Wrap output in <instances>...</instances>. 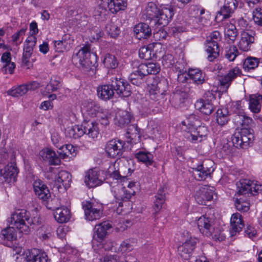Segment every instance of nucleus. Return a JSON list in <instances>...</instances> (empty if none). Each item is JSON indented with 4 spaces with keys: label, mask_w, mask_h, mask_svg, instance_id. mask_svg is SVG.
Masks as SVG:
<instances>
[{
    "label": "nucleus",
    "mask_w": 262,
    "mask_h": 262,
    "mask_svg": "<svg viewBox=\"0 0 262 262\" xmlns=\"http://www.w3.org/2000/svg\"><path fill=\"white\" fill-rule=\"evenodd\" d=\"M174 14L173 8L170 6H161L158 8L153 2H149L142 14L145 20L149 21L151 26H161L160 28L167 25Z\"/></svg>",
    "instance_id": "obj_1"
},
{
    "label": "nucleus",
    "mask_w": 262,
    "mask_h": 262,
    "mask_svg": "<svg viewBox=\"0 0 262 262\" xmlns=\"http://www.w3.org/2000/svg\"><path fill=\"white\" fill-rule=\"evenodd\" d=\"M115 92L121 97H128L131 94L130 86L124 79L116 77L112 80L111 84L103 85L97 89L98 97L104 100L112 98Z\"/></svg>",
    "instance_id": "obj_2"
},
{
    "label": "nucleus",
    "mask_w": 262,
    "mask_h": 262,
    "mask_svg": "<svg viewBox=\"0 0 262 262\" xmlns=\"http://www.w3.org/2000/svg\"><path fill=\"white\" fill-rule=\"evenodd\" d=\"M72 60L76 64L78 63L81 68L90 69L96 62L97 55L95 53L91 52L90 46L88 45L83 47L73 56Z\"/></svg>",
    "instance_id": "obj_3"
},
{
    "label": "nucleus",
    "mask_w": 262,
    "mask_h": 262,
    "mask_svg": "<svg viewBox=\"0 0 262 262\" xmlns=\"http://www.w3.org/2000/svg\"><path fill=\"white\" fill-rule=\"evenodd\" d=\"M10 223L20 232L27 234L30 231L29 213L25 210H17L11 216Z\"/></svg>",
    "instance_id": "obj_4"
},
{
    "label": "nucleus",
    "mask_w": 262,
    "mask_h": 262,
    "mask_svg": "<svg viewBox=\"0 0 262 262\" xmlns=\"http://www.w3.org/2000/svg\"><path fill=\"white\" fill-rule=\"evenodd\" d=\"M221 35L217 31L212 32L207 37L206 43V51L209 61H213L219 56L220 49L219 42L221 40Z\"/></svg>",
    "instance_id": "obj_5"
},
{
    "label": "nucleus",
    "mask_w": 262,
    "mask_h": 262,
    "mask_svg": "<svg viewBox=\"0 0 262 262\" xmlns=\"http://www.w3.org/2000/svg\"><path fill=\"white\" fill-rule=\"evenodd\" d=\"M252 130L250 128H242L240 131L235 132L232 137V142L237 148H246L253 140Z\"/></svg>",
    "instance_id": "obj_6"
},
{
    "label": "nucleus",
    "mask_w": 262,
    "mask_h": 262,
    "mask_svg": "<svg viewBox=\"0 0 262 262\" xmlns=\"http://www.w3.org/2000/svg\"><path fill=\"white\" fill-rule=\"evenodd\" d=\"M198 228L200 232L207 236H212L215 241H221L224 239V236L220 234L217 235L214 233L212 222L210 218L202 215L196 221Z\"/></svg>",
    "instance_id": "obj_7"
},
{
    "label": "nucleus",
    "mask_w": 262,
    "mask_h": 262,
    "mask_svg": "<svg viewBox=\"0 0 262 262\" xmlns=\"http://www.w3.org/2000/svg\"><path fill=\"white\" fill-rule=\"evenodd\" d=\"M82 205L85 218L88 220L92 221L101 217L102 210L101 205L90 201H84Z\"/></svg>",
    "instance_id": "obj_8"
},
{
    "label": "nucleus",
    "mask_w": 262,
    "mask_h": 262,
    "mask_svg": "<svg viewBox=\"0 0 262 262\" xmlns=\"http://www.w3.org/2000/svg\"><path fill=\"white\" fill-rule=\"evenodd\" d=\"M199 243V239L194 237H190L187 239L181 245L178 247L179 255L185 260L189 259Z\"/></svg>",
    "instance_id": "obj_9"
},
{
    "label": "nucleus",
    "mask_w": 262,
    "mask_h": 262,
    "mask_svg": "<svg viewBox=\"0 0 262 262\" xmlns=\"http://www.w3.org/2000/svg\"><path fill=\"white\" fill-rule=\"evenodd\" d=\"M238 186V193L239 194L256 195L262 190V185L256 182L245 179L241 181Z\"/></svg>",
    "instance_id": "obj_10"
},
{
    "label": "nucleus",
    "mask_w": 262,
    "mask_h": 262,
    "mask_svg": "<svg viewBox=\"0 0 262 262\" xmlns=\"http://www.w3.org/2000/svg\"><path fill=\"white\" fill-rule=\"evenodd\" d=\"M124 142L120 140L114 139L108 141L105 147L107 156L112 158L121 156L124 151Z\"/></svg>",
    "instance_id": "obj_11"
},
{
    "label": "nucleus",
    "mask_w": 262,
    "mask_h": 262,
    "mask_svg": "<svg viewBox=\"0 0 262 262\" xmlns=\"http://www.w3.org/2000/svg\"><path fill=\"white\" fill-rule=\"evenodd\" d=\"M112 228V225L108 221L103 222L95 226L94 230L96 234L92 240L93 247L99 246L98 243L102 242L108 233V231Z\"/></svg>",
    "instance_id": "obj_12"
},
{
    "label": "nucleus",
    "mask_w": 262,
    "mask_h": 262,
    "mask_svg": "<svg viewBox=\"0 0 262 262\" xmlns=\"http://www.w3.org/2000/svg\"><path fill=\"white\" fill-rule=\"evenodd\" d=\"M255 35L256 33L253 30L243 31L238 45L239 49L245 52L249 51L254 42Z\"/></svg>",
    "instance_id": "obj_13"
},
{
    "label": "nucleus",
    "mask_w": 262,
    "mask_h": 262,
    "mask_svg": "<svg viewBox=\"0 0 262 262\" xmlns=\"http://www.w3.org/2000/svg\"><path fill=\"white\" fill-rule=\"evenodd\" d=\"M207 127L204 125H199L192 132L184 134L185 137L193 143L201 142L206 139L208 135Z\"/></svg>",
    "instance_id": "obj_14"
},
{
    "label": "nucleus",
    "mask_w": 262,
    "mask_h": 262,
    "mask_svg": "<svg viewBox=\"0 0 262 262\" xmlns=\"http://www.w3.org/2000/svg\"><path fill=\"white\" fill-rule=\"evenodd\" d=\"M191 10L195 15H191L189 20V24L192 28L199 29H202L206 23V19H204L202 15L204 14L205 10L200 9L196 7H193ZM193 14L191 13V15Z\"/></svg>",
    "instance_id": "obj_15"
},
{
    "label": "nucleus",
    "mask_w": 262,
    "mask_h": 262,
    "mask_svg": "<svg viewBox=\"0 0 262 262\" xmlns=\"http://www.w3.org/2000/svg\"><path fill=\"white\" fill-rule=\"evenodd\" d=\"M214 192V187L205 186L196 191L194 198L198 204L206 205L208 201H210L213 199Z\"/></svg>",
    "instance_id": "obj_16"
},
{
    "label": "nucleus",
    "mask_w": 262,
    "mask_h": 262,
    "mask_svg": "<svg viewBox=\"0 0 262 262\" xmlns=\"http://www.w3.org/2000/svg\"><path fill=\"white\" fill-rule=\"evenodd\" d=\"M102 182V180L99 177V171L97 170L91 169L86 172L84 183L88 187H95L100 185Z\"/></svg>",
    "instance_id": "obj_17"
},
{
    "label": "nucleus",
    "mask_w": 262,
    "mask_h": 262,
    "mask_svg": "<svg viewBox=\"0 0 262 262\" xmlns=\"http://www.w3.org/2000/svg\"><path fill=\"white\" fill-rule=\"evenodd\" d=\"M18 173V169L13 164L7 165L1 171V174L5 179V181L9 184H13L16 181Z\"/></svg>",
    "instance_id": "obj_18"
},
{
    "label": "nucleus",
    "mask_w": 262,
    "mask_h": 262,
    "mask_svg": "<svg viewBox=\"0 0 262 262\" xmlns=\"http://www.w3.org/2000/svg\"><path fill=\"white\" fill-rule=\"evenodd\" d=\"M103 4L106 5L109 11L116 14L120 11L124 10L127 6V0H101Z\"/></svg>",
    "instance_id": "obj_19"
},
{
    "label": "nucleus",
    "mask_w": 262,
    "mask_h": 262,
    "mask_svg": "<svg viewBox=\"0 0 262 262\" xmlns=\"http://www.w3.org/2000/svg\"><path fill=\"white\" fill-rule=\"evenodd\" d=\"M72 181L71 175L69 172L65 170L59 172L55 180L54 187L58 190L63 186L67 189L70 186Z\"/></svg>",
    "instance_id": "obj_20"
},
{
    "label": "nucleus",
    "mask_w": 262,
    "mask_h": 262,
    "mask_svg": "<svg viewBox=\"0 0 262 262\" xmlns=\"http://www.w3.org/2000/svg\"><path fill=\"white\" fill-rule=\"evenodd\" d=\"M241 73V70L237 68L230 70L228 74L223 76L219 77V80L221 85L223 86L227 90L230 86L232 81L239 75Z\"/></svg>",
    "instance_id": "obj_21"
},
{
    "label": "nucleus",
    "mask_w": 262,
    "mask_h": 262,
    "mask_svg": "<svg viewBox=\"0 0 262 262\" xmlns=\"http://www.w3.org/2000/svg\"><path fill=\"white\" fill-rule=\"evenodd\" d=\"M238 6L237 0H225L223 7L218 14L223 16V19H227L231 17Z\"/></svg>",
    "instance_id": "obj_22"
},
{
    "label": "nucleus",
    "mask_w": 262,
    "mask_h": 262,
    "mask_svg": "<svg viewBox=\"0 0 262 262\" xmlns=\"http://www.w3.org/2000/svg\"><path fill=\"white\" fill-rule=\"evenodd\" d=\"M114 196L118 200L128 201L135 193L134 190H128L121 185H117L113 188Z\"/></svg>",
    "instance_id": "obj_23"
},
{
    "label": "nucleus",
    "mask_w": 262,
    "mask_h": 262,
    "mask_svg": "<svg viewBox=\"0 0 262 262\" xmlns=\"http://www.w3.org/2000/svg\"><path fill=\"white\" fill-rule=\"evenodd\" d=\"M39 155L41 159L44 161H48L50 165H58L60 163V160L55 152L50 148L42 149Z\"/></svg>",
    "instance_id": "obj_24"
},
{
    "label": "nucleus",
    "mask_w": 262,
    "mask_h": 262,
    "mask_svg": "<svg viewBox=\"0 0 262 262\" xmlns=\"http://www.w3.org/2000/svg\"><path fill=\"white\" fill-rule=\"evenodd\" d=\"M230 232L231 236H233L239 233L244 226L242 215L238 213L232 214L230 220Z\"/></svg>",
    "instance_id": "obj_25"
},
{
    "label": "nucleus",
    "mask_w": 262,
    "mask_h": 262,
    "mask_svg": "<svg viewBox=\"0 0 262 262\" xmlns=\"http://www.w3.org/2000/svg\"><path fill=\"white\" fill-rule=\"evenodd\" d=\"M200 123V120L198 117L195 115L191 114L185 120L182 121L181 124V128L182 130L185 133L192 132Z\"/></svg>",
    "instance_id": "obj_26"
},
{
    "label": "nucleus",
    "mask_w": 262,
    "mask_h": 262,
    "mask_svg": "<svg viewBox=\"0 0 262 262\" xmlns=\"http://www.w3.org/2000/svg\"><path fill=\"white\" fill-rule=\"evenodd\" d=\"M83 128L84 134L93 139L98 138L99 132L97 123L92 121L83 122Z\"/></svg>",
    "instance_id": "obj_27"
},
{
    "label": "nucleus",
    "mask_w": 262,
    "mask_h": 262,
    "mask_svg": "<svg viewBox=\"0 0 262 262\" xmlns=\"http://www.w3.org/2000/svg\"><path fill=\"white\" fill-rule=\"evenodd\" d=\"M39 84L35 81L28 85H21L17 88H13L7 92L8 95L13 97H19L25 94L29 89H34L38 88Z\"/></svg>",
    "instance_id": "obj_28"
},
{
    "label": "nucleus",
    "mask_w": 262,
    "mask_h": 262,
    "mask_svg": "<svg viewBox=\"0 0 262 262\" xmlns=\"http://www.w3.org/2000/svg\"><path fill=\"white\" fill-rule=\"evenodd\" d=\"M134 32L139 39H146L151 36V29L147 24L141 23L135 26Z\"/></svg>",
    "instance_id": "obj_29"
},
{
    "label": "nucleus",
    "mask_w": 262,
    "mask_h": 262,
    "mask_svg": "<svg viewBox=\"0 0 262 262\" xmlns=\"http://www.w3.org/2000/svg\"><path fill=\"white\" fill-rule=\"evenodd\" d=\"M160 45L158 43L149 44L147 47H141L139 51V57L145 60H150L155 58V52L154 49Z\"/></svg>",
    "instance_id": "obj_30"
},
{
    "label": "nucleus",
    "mask_w": 262,
    "mask_h": 262,
    "mask_svg": "<svg viewBox=\"0 0 262 262\" xmlns=\"http://www.w3.org/2000/svg\"><path fill=\"white\" fill-rule=\"evenodd\" d=\"M26 262H48V256L45 252L33 249L29 252L26 256Z\"/></svg>",
    "instance_id": "obj_31"
},
{
    "label": "nucleus",
    "mask_w": 262,
    "mask_h": 262,
    "mask_svg": "<svg viewBox=\"0 0 262 262\" xmlns=\"http://www.w3.org/2000/svg\"><path fill=\"white\" fill-rule=\"evenodd\" d=\"M195 107L199 110L202 113L208 115L214 111V106L209 99H200L195 103Z\"/></svg>",
    "instance_id": "obj_32"
},
{
    "label": "nucleus",
    "mask_w": 262,
    "mask_h": 262,
    "mask_svg": "<svg viewBox=\"0 0 262 262\" xmlns=\"http://www.w3.org/2000/svg\"><path fill=\"white\" fill-rule=\"evenodd\" d=\"M193 169L194 171V174L195 178L199 181L205 180L214 170L212 167H205L204 163L198 165L196 167L193 168Z\"/></svg>",
    "instance_id": "obj_33"
},
{
    "label": "nucleus",
    "mask_w": 262,
    "mask_h": 262,
    "mask_svg": "<svg viewBox=\"0 0 262 262\" xmlns=\"http://www.w3.org/2000/svg\"><path fill=\"white\" fill-rule=\"evenodd\" d=\"M55 219L59 223H66L70 219V210L66 207L56 208L54 213Z\"/></svg>",
    "instance_id": "obj_34"
},
{
    "label": "nucleus",
    "mask_w": 262,
    "mask_h": 262,
    "mask_svg": "<svg viewBox=\"0 0 262 262\" xmlns=\"http://www.w3.org/2000/svg\"><path fill=\"white\" fill-rule=\"evenodd\" d=\"M165 198V188L161 187L155 195V200L153 206L155 211L154 213H157L162 209L164 204Z\"/></svg>",
    "instance_id": "obj_35"
},
{
    "label": "nucleus",
    "mask_w": 262,
    "mask_h": 262,
    "mask_svg": "<svg viewBox=\"0 0 262 262\" xmlns=\"http://www.w3.org/2000/svg\"><path fill=\"white\" fill-rule=\"evenodd\" d=\"M249 101V107L250 111L254 113H259L261 109L262 95L259 94L251 95L250 96Z\"/></svg>",
    "instance_id": "obj_36"
},
{
    "label": "nucleus",
    "mask_w": 262,
    "mask_h": 262,
    "mask_svg": "<svg viewBox=\"0 0 262 262\" xmlns=\"http://www.w3.org/2000/svg\"><path fill=\"white\" fill-rule=\"evenodd\" d=\"M103 2L100 0V3L94 11V16L98 21H104L108 16V10L107 9L106 5L102 4Z\"/></svg>",
    "instance_id": "obj_37"
},
{
    "label": "nucleus",
    "mask_w": 262,
    "mask_h": 262,
    "mask_svg": "<svg viewBox=\"0 0 262 262\" xmlns=\"http://www.w3.org/2000/svg\"><path fill=\"white\" fill-rule=\"evenodd\" d=\"M187 75L196 84H202L205 81V75L198 69H190Z\"/></svg>",
    "instance_id": "obj_38"
},
{
    "label": "nucleus",
    "mask_w": 262,
    "mask_h": 262,
    "mask_svg": "<svg viewBox=\"0 0 262 262\" xmlns=\"http://www.w3.org/2000/svg\"><path fill=\"white\" fill-rule=\"evenodd\" d=\"M162 83L160 82L157 84L156 89H151L149 91V97L151 100L158 103L163 102L165 100V90H161L160 86Z\"/></svg>",
    "instance_id": "obj_39"
},
{
    "label": "nucleus",
    "mask_w": 262,
    "mask_h": 262,
    "mask_svg": "<svg viewBox=\"0 0 262 262\" xmlns=\"http://www.w3.org/2000/svg\"><path fill=\"white\" fill-rule=\"evenodd\" d=\"M14 227H8L4 229L1 232L0 237L3 241V244L7 245L8 242L12 241L16 238Z\"/></svg>",
    "instance_id": "obj_40"
},
{
    "label": "nucleus",
    "mask_w": 262,
    "mask_h": 262,
    "mask_svg": "<svg viewBox=\"0 0 262 262\" xmlns=\"http://www.w3.org/2000/svg\"><path fill=\"white\" fill-rule=\"evenodd\" d=\"M135 157L139 162H142L147 166L151 165L154 162V156L149 152L139 151L135 154Z\"/></svg>",
    "instance_id": "obj_41"
},
{
    "label": "nucleus",
    "mask_w": 262,
    "mask_h": 262,
    "mask_svg": "<svg viewBox=\"0 0 262 262\" xmlns=\"http://www.w3.org/2000/svg\"><path fill=\"white\" fill-rule=\"evenodd\" d=\"M216 121L217 123L223 126L226 124L229 120V114L226 108H219L216 111Z\"/></svg>",
    "instance_id": "obj_42"
},
{
    "label": "nucleus",
    "mask_w": 262,
    "mask_h": 262,
    "mask_svg": "<svg viewBox=\"0 0 262 262\" xmlns=\"http://www.w3.org/2000/svg\"><path fill=\"white\" fill-rule=\"evenodd\" d=\"M66 134L70 138L77 139L81 137L84 134L83 128V123L81 125H76L69 128Z\"/></svg>",
    "instance_id": "obj_43"
},
{
    "label": "nucleus",
    "mask_w": 262,
    "mask_h": 262,
    "mask_svg": "<svg viewBox=\"0 0 262 262\" xmlns=\"http://www.w3.org/2000/svg\"><path fill=\"white\" fill-rule=\"evenodd\" d=\"M136 243V240L134 238L126 239L121 243L118 251L122 253L131 251L134 249Z\"/></svg>",
    "instance_id": "obj_44"
},
{
    "label": "nucleus",
    "mask_w": 262,
    "mask_h": 262,
    "mask_svg": "<svg viewBox=\"0 0 262 262\" xmlns=\"http://www.w3.org/2000/svg\"><path fill=\"white\" fill-rule=\"evenodd\" d=\"M100 106L95 102H90L88 103L86 111L88 114L92 117H98L100 115L101 113Z\"/></svg>",
    "instance_id": "obj_45"
},
{
    "label": "nucleus",
    "mask_w": 262,
    "mask_h": 262,
    "mask_svg": "<svg viewBox=\"0 0 262 262\" xmlns=\"http://www.w3.org/2000/svg\"><path fill=\"white\" fill-rule=\"evenodd\" d=\"M103 64L107 68L114 69L117 67L118 62L115 56L111 54H107L104 58Z\"/></svg>",
    "instance_id": "obj_46"
},
{
    "label": "nucleus",
    "mask_w": 262,
    "mask_h": 262,
    "mask_svg": "<svg viewBox=\"0 0 262 262\" xmlns=\"http://www.w3.org/2000/svg\"><path fill=\"white\" fill-rule=\"evenodd\" d=\"M132 118V116L129 113L126 111H122L119 114L118 117H117L119 125L124 126L129 123Z\"/></svg>",
    "instance_id": "obj_47"
},
{
    "label": "nucleus",
    "mask_w": 262,
    "mask_h": 262,
    "mask_svg": "<svg viewBox=\"0 0 262 262\" xmlns=\"http://www.w3.org/2000/svg\"><path fill=\"white\" fill-rule=\"evenodd\" d=\"M259 64V59L255 57H249L247 58L243 63V68L245 70L254 69Z\"/></svg>",
    "instance_id": "obj_48"
},
{
    "label": "nucleus",
    "mask_w": 262,
    "mask_h": 262,
    "mask_svg": "<svg viewBox=\"0 0 262 262\" xmlns=\"http://www.w3.org/2000/svg\"><path fill=\"white\" fill-rule=\"evenodd\" d=\"M237 124L241 125L242 128H249V125L252 122V119L245 115H237L235 117Z\"/></svg>",
    "instance_id": "obj_49"
},
{
    "label": "nucleus",
    "mask_w": 262,
    "mask_h": 262,
    "mask_svg": "<svg viewBox=\"0 0 262 262\" xmlns=\"http://www.w3.org/2000/svg\"><path fill=\"white\" fill-rule=\"evenodd\" d=\"M225 36L231 41H233L236 39L237 35V31L236 27L233 25H230L226 27L225 31Z\"/></svg>",
    "instance_id": "obj_50"
},
{
    "label": "nucleus",
    "mask_w": 262,
    "mask_h": 262,
    "mask_svg": "<svg viewBox=\"0 0 262 262\" xmlns=\"http://www.w3.org/2000/svg\"><path fill=\"white\" fill-rule=\"evenodd\" d=\"M144 77L136 71L133 72L129 76L131 83L136 85H140L144 82Z\"/></svg>",
    "instance_id": "obj_51"
},
{
    "label": "nucleus",
    "mask_w": 262,
    "mask_h": 262,
    "mask_svg": "<svg viewBox=\"0 0 262 262\" xmlns=\"http://www.w3.org/2000/svg\"><path fill=\"white\" fill-rule=\"evenodd\" d=\"M39 190V191H38V190H36L35 191V192L40 199L43 201H47L50 198L51 194L46 185H44L43 187H42Z\"/></svg>",
    "instance_id": "obj_52"
},
{
    "label": "nucleus",
    "mask_w": 262,
    "mask_h": 262,
    "mask_svg": "<svg viewBox=\"0 0 262 262\" xmlns=\"http://www.w3.org/2000/svg\"><path fill=\"white\" fill-rule=\"evenodd\" d=\"M33 48L24 46V53L22 57V62L24 65L29 67L30 65V58L32 54Z\"/></svg>",
    "instance_id": "obj_53"
},
{
    "label": "nucleus",
    "mask_w": 262,
    "mask_h": 262,
    "mask_svg": "<svg viewBox=\"0 0 262 262\" xmlns=\"http://www.w3.org/2000/svg\"><path fill=\"white\" fill-rule=\"evenodd\" d=\"M61 86L60 79L54 77L51 79L50 82L47 85L46 89L49 92H54L58 90Z\"/></svg>",
    "instance_id": "obj_54"
},
{
    "label": "nucleus",
    "mask_w": 262,
    "mask_h": 262,
    "mask_svg": "<svg viewBox=\"0 0 262 262\" xmlns=\"http://www.w3.org/2000/svg\"><path fill=\"white\" fill-rule=\"evenodd\" d=\"M238 54V51L237 48L234 46H231L226 51L225 56L230 61H232L235 59Z\"/></svg>",
    "instance_id": "obj_55"
},
{
    "label": "nucleus",
    "mask_w": 262,
    "mask_h": 262,
    "mask_svg": "<svg viewBox=\"0 0 262 262\" xmlns=\"http://www.w3.org/2000/svg\"><path fill=\"white\" fill-rule=\"evenodd\" d=\"M236 208L241 211L246 212L249 209L250 204L244 201L242 198L237 199L235 201Z\"/></svg>",
    "instance_id": "obj_56"
},
{
    "label": "nucleus",
    "mask_w": 262,
    "mask_h": 262,
    "mask_svg": "<svg viewBox=\"0 0 262 262\" xmlns=\"http://www.w3.org/2000/svg\"><path fill=\"white\" fill-rule=\"evenodd\" d=\"M39 237L42 240H48L52 236V228L50 227H42L39 231Z\"/></svg>",
    "instance_id": "obj_57"
},
{
    "label": "nucleus",
    "mask_w": 262,
    "mask_h": 262,
    "mask_svg": "<svg viewBox=\"0 0 262 262\" xmlns=\"http://www.w3.org/2000/svg\"><path fill=\"white\" fill-rule=\"evenodd\" d=\"M106 28L108 33L113 38L117 37L120 34L119 28L114 24L107 25Z\"/></svg>",
    "instance_id": "obj_58"
},
{
    "label": "nucleus",
    "mask_w": 262,
    "mask_h": 262,
    "mask_svg": "<svg viewBox=\"0 0 262 262\" xmlns=\"http://www.w3.org/2000/svg\"><path fill=\"white\" fill-rule=\"evenodd\" d=\"M188 94L186 92L180 91L174 94V99L176 101L179 100L178 104L180 105L181 104L184 103L185 101L188 98Z\"/></svg>",
    "instance_id": "obj_59"
},
{
    "label": "nucleus",
    "mask_w": 262,
    "mask_h": 262,
    "mask_svg": "<svg viewBox=\"0 0 262 262\" xmlns=\"http://www.w3.org/2000/svg\"><path fill=\"white\" fill-rule=\"evenodd\" d=\"M253 19L255 24L262 26V9L257 8L253 11Z\"/></svg>",
    "instance_id": "obj_60"
},
{
    "label": "nucleus",
    "mask_w": 262,
    "mask_h": 262,
    "mask_svg": "<svg viewBox=\"0 0 262 262\" xmlns=\"http://www.w3.org/2000/svg\"><path fill=\"white\" fill-rule=\"evenodd\" d=\"M27 28H21L19 31L15 33L12 36V41L15 42L19 41L20 43L22 40L24 35L25 34ZM17 44V43H16Z\"/></svg>",
    "instance_id": "obj_61"
},
{
    "label": "nucleus",
    "mask_w": 262,
    "mask_h": 262,
    "mask_svg": "<svg viewBox=\"0 0 262 262\" xmlns=\"http://www.w3.org/2000/svg\"><path fill=\"white\" fill-rule=\"evenodd\" d=\"M136 71L144 77L149 74L147 63H141L139 64L137 66V70Z\"/></svg>",
    "instance_id": "obj_62"
},
{
    "label": "nucleus",
    "mask_w": 262,
    "mask_h": 262,
    "mask_svg": "<svg viewBox=\"0 0 262 262\" xmlns=\"http://www.w3.org/2000/svg\"><path fill=\"white\" fill-rule=\"evenodd\" d=\"M15 68V64L13 62H11L8 63H5L3 64L2 71L5 73H13L14 69Z\"/></svg>",
    "instance_id": "obj_63"
},
{
    "label": "nucleus",
    "mask_w": 262,
    "mask_h": 262,
    "mask_svg": "<svg viewBox=\"0 0 262 262\" xmlns=\"http://www.w3.org/2000/svg\"><path fill=\"white\" fill-rule=\"evenodd\" d=\"M174 63L173 57L171 55L168 54L163 57L162 63L163 66L168 68L172 66Z\"/></svg>",
    "instance_id": "obj_64"
}]
</instances>
